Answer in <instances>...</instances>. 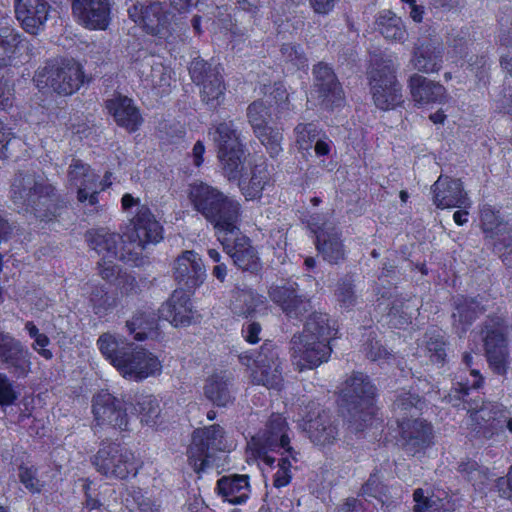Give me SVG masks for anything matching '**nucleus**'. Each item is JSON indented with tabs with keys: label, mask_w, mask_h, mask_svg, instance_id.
<instances>
[{
	"label": "nucleus",
	"mask_w": 512,
	"mask_h": 512,
	"mask_svg": "<svg viewBox=\"0 0 512 512\" xmlns=\"http://www.w3.org/2000/svg\"><path fill=\"white\" fill-rule=\"evenodd\" d=\"M362 495L373 497L380 501L383 505L388 501L389 489L387 485L382 482V479L378 472L370 474L368 480L363 484Z\"/></svg>",
	"instance_id": "6e6d98bb"
},
{
	"label": "nucleus",
	"mask_w": 512,
	"mask_h": 512,
	"mask_svg": "<svg viewBox=\"0 0 512 512\" xmlns=\"http://www.w3.org/2000/svg\"><path fill=\"white\" fill-rule=\"evenodd\" d=\"M18 477L20 482L31 493H39L42 489V484L37 478V470L34 467L20 466Z\"/></svg>",
	"instance_id": "69168bd1"
},
{
	"label": "nucleus",
	"mask_w": 512,
	"mask_h": 512,
	"mask_svg": "<svg viewBox=\"0 0 512 512\" xmlns=\"http://www.w3.org/2000/svg\"><path fill=\"white\" fill-rule=\"evenodd\" d=\"M128 15L147 34L162 37L168 32L169 13L162 2L136 3L128 9Z\"/></svg>",
	"instance_id": "2eb2a0df"
},
{
	"label": "nucleus",
	"mask_w": 512,
	"mask_h": 512,
	"mask_svg": "<svg viewBox=\"0 0 512 512\" xmlns=\"http://www.w3.org/2000/svg\"><path fill=\"white\" fill-rule=\"evenodd\" d=\"M68 184L77 188V200L81 203L88 200L90 205L98 203V191L95 190L98 176L90 166L81 160L73 159L67 172Z\"/></svg>",
	"instance_id": "aec40b11"
},
{
	"label": "nucleus",
	"mask_w": 512,
	"mask_h": 512,
	"mask_svg": "<svg viewBox=\"0 0 512 512\" xmlns=\"http://www.w3.org/2000/svg\"><path fill=\"white\" fill-rule=\"evenodd\" d=\"M82 66L74 59L55 58L38 68L34 82L39 90H51L61 95H72L84 83Z\"/></svg>",
	"instance_id": "7ed1b4c3"
},
{
	"label": "nucleus",
	"mask_w": 512,
	"mask_h": 512,
	"mask_svg": "<svg viewBox=\"0 0 512 512\" xmlns=\"http://www.w3.org/2000/svg\"><path fill=\"white\" fill-rule=\"evenodd\" d=\"M281 60L288 70H299L307 67L308 59L298 44L285 43L281 46Z\"/></svg>",
	"instance_id": "603ef678"
},
{
	"label": "nucleus",
	"mask_w": 512,
	"mask_h": 512,
	"mask_svg": "<svg viewBox=\"0 0 512 512\" xmlns=\"http://www.w3.org/2000/svg\"><path fill=\"white\" fill-rule=\"evenodd\" d=\"M263 304L262 297L252 290L233 291L230 308L238 316L252 315L259 305Z\"/></svg>",
	"instance_id": "c03bdc74"
},
{
	"label": "nucleus",
	"mask_w": 512,
	"mask_h": 512,
	"mask_svg": "<svg viewBox=\"0 0 512 512\" xmlns=\"http://www.w3.org/2000/svg\"><path fill=\"white\" fill-rule=\"evenodd\" d=\"M189 73L193 82L202 86L201 100L210 110L223 104L226 88L218 66H212L203 59H194Z\"/></svg>",
	"instance_id": "9d476101"
},
{
	"label": "nucleus",
	"mask_w": 512,
	"mask_h": 512,
	"mask_svg": "<svg viewBox=\"0 0 512 512\" xmlns=\"http://www.w3.org/2000/svg\"><path fill=\"white\" fill-rule=\"evenodd\" d=\"M243 156V148L235 152L227 151L225 155L222 152L218 153L223 174L229 181L240 180L242 177Z\"/></svg>",
	"instance_id": "09e8293b"
},
{
	"label": "nucleus",
	"mask_w": 512,
	"mask_h": 512,
	"mask_svg": "<svg viewBox=\"0 0 512 512\" xmlns=\"http://www.w3.org/2000/svg\"><path fill=\"white\" fill-rule=\"evenodd\" d=\"M204 395L218 407L231 405L235 400L234 384L231 374L221 371L208 377L204 386Z\"/></svg>",
	"instance_id": "2f4dec72"
},
{
	"label": "nucleus",
	"mask_w": 512,
	"mask_h": 512,
	"mask_svg": "<svg viewBox=\"0 0 512 512\" xmlns=\"http://www.w3.org/2000/svg\"><path fill=\"white\" fill-rule=\"evenodd\" d=\"M126 328L135 340L142 341L157 328V319L152 312H139L126 322Z\"/></svg>",
	"instance_id": "49530a36"
},
{
	"label": "nucleus",
	"mask_w": 512,
	"mask_h": 512,
	"mask_svg": "<svg viewBox=\"0 0 512 512\" xmlns=\"http://www.w3.org/2000/svg\"><path fill=\"white\" fill-rule=\"evenodd\" d=\"M332 326L327 314L314 312L307 319L301 334H312L320 340L329 342L332 334Z\"/></svg>",
	"instance_id": "8fccbe9b"
},
{
	"label": "nucleus",
	"mask_w": 512,
	"mask_h": 512,
	"mask_svg": "<svg viewBox=\"0 0 512 512\" xmlns=\"http://www.w3.org/2000/svg\"><path fill=\"white\" fill-rule=\"evenodd\" d=\"M92 403L96 426L120 431L128 430L129 418L121 399L102 390L93 397Z\"/></svg>",
	"instance_id": "4468645a"
},
{
	"label": "nucleus",
	"mask_w": 512,
	"mask_h": 512,
	"mask_svg": "<svg viewBox=\"0 0 512 512\" xmlns=\"http://www.w3.org/2000/svg\"><path fill=\"white\" fill-rule=\"evenodd\" d=\"M316 248L323 260L339 264L345 260L346 250L341 233L332 223H324L315 230Z\"/></svg>",
	"instance_id": "a878e982"
},
{
	"label": "nucleus",
	"mask_w": 512,
	"mask_h": 512,
	"mask_svg": "<svg viewBox=\"0 0 512 512\" xmlns=\"http://www.w3.org/2000/svg\"><path fill=\"white\" fill-rule=\"evenodd\" d=\"M209 135L217 149V153L222 152L225 155L227 151H239L243 148L240 138V132L234 121H222L213 125L209 130Z\"/></svg>",
	"instance_id": "f704fd0d"
},
{
	"label": "nucleus",
	"mask_w": 512,
	"mask_h": 512,
	"mask_svg": "<svg viewBox=\"0 0 512 512\" xmlns=\"http://www.w3.org/2000/svg\"><path fill=\"white\" fill-rule=\"evenodd\" d=\"M31 352L18 339L0 331V364L17 378L31 371Z\"/></svg>",
	"instance_id": "dca6fc26"
},
{
	"label": "nucleus",
	"mask_w": 512,
	"mask_h": 512,
	"mask_svg": "<svg viewBox=\"0 0 512 512\" xmlns=\"http://www.w3.org/2000/svg\"><path fill=\"white\" fill-rule=\"evenodd\" d=\"M298 295V284L291 279L272 285L269 289L271 300L280 306L282 311H284L286 305H289Z\"/></svg>",
	"instance_id": "3c124183"
},
{
	"label": "nucleus",
	"mask_w": 512,
	"mask_h": 512,
	"mask_svg": "<svg viewBox=\"0 0 512 512\" xmlns=\"http://www.w3.org/2000/svg\"><path fill=\"white\" fill-rule=\"evenodd\" d=\"M312 73L313 86L322 103L327 107L339 106L344 99V93L333 69L328 64L319 62L314 65Z\"/></svg>",
	"instance_id": "412c9836"
},
{
	"label": "nucleus",
	"mask_w": 512,
	"mask_h": 512,
	"mask_svg": "<svg viewBox=\"0 0 512 512\" xmlns=\"http://www.w3.org/2000/svg\"><path fill=\"white\" fill-rule=\"evenodd\" d=\"M251 382L267 389L280 390L283 385L281 364L254 366L251 370Z\"/></svg>",
	"instance_id": "37998d69"
},
{
	"label": "nucleus",
	"mask_w": 512,
	"mask_h": 512,
	"mask_svg": "<svg viewBox=\"0 0 512 512\" xmlns=\"http://www.w3.org/2000/svg\"><path fill=\"white\" fill-rule=\"evenodd\" d=\"M91 463L97 472L109 479L124 480L138 472L134 453L115 442H102Z\"/></svg>",
	"instance_id": "423d86ee"
},
{
	"label": "nucleus",
	"mask_w": 512,
	"mask_h": 512,
	"mask_svg": "<svg viewBox=\"0 0 512 512\" xmlns=\"http://www.w3.org/2000/svg\"><path fill=\"white\" fill-rule=\"evenodd\" d=\"M97 344L105 358L118 369L117 360H123L124 354L128 350L127 344H124L121 340L116 339L110 334L101 335Z\"/></svg>",
	"instance_id": "de8ad7c7"
},
{
	"label": "nucleus",
	"mask_w": 512,
	"mask_h": 512,
	"mask_svg": "<svg viewBox=\"0 0 512 512\" xmlns=\"http://www.w3.org/2000/svg\"><path fill=\"white\" fill-rule=\"evenodd\" d=\"M446 345L444 334L439 330L432 329L424 334L421 349L432 363L443 364L447 356Z\"/></svg>",
	"instance_id": "a19ab883"
},
{
	"label": "nucleus",
	"mask_w": 512,
	"mask_h": 512,
	"mask_svg": "<svg viewBox=\"0 0 512 512\" xmlns=\"http://www.w3.org/2000/svg\"><path fill=\"white\" fill-rule=\"evenodd\" d=\"M304 430L308 434L309 439L319 446L333 444L339 435L336 420L325 410L318 411L314 417L310 416L305 421Z\"/></svg>",
	"instance_id": "c85d7f7f"
},
{
	"label": "nucleus",
	"mask_w": 512,
	"mask_h": 512,
	"mask_svg": "<svg viewBox=\"0 0 512 512\" xmlns=\"http://www.w3.org/2000/svg\"><path fill=\"white\" fill-rule=\"evenodd\" d=\"M236 233L233 235L223 234L218 237L224 251L233 260L235 266L243 271L256 272L261 265L254 247L250 245L249 239L242 234L239 225L236 226Z\"/></svg>",
	"instance_id": "a211bd4d"
},
{
	"label": "nucleus",
	"mask_w": 512,
	"mask_h": 512,
	"mask_svg": "<svg viewBox=\"0 0 512 512\" xmlns=\"http://www.w3.org/2000/svg\"><path fill=\"white\" fill-rule=\"evenodd\" d=\"M141 421L148 425L154 424L160 414L158 401L151 395L141 396L137 401Z\"/></svg>",
	"instance_id": "bf43d9fd"
},
{
	"label": "nucleus",
	"mask_w": 512,
	"mask_h": 512,
	"mask_svg": "<svg viewBox=\"0 0 512 512\" xmlns=\"http://www.w3.org/2000/svg\"><path fill=\"white\" fill-rule=\"evenodd\" d=\"M256 137L266 147L272 158L279 156L282 152L283 136L279 129L272 128L268 125L254 131Z\"/></svg>",
	"instance_id": "864d4df0"
},
{
	"label": "nucleus",
	"mask_w": 512,
	"mask_h": 512,
	"mask_svg": "<svg viewBox=\"0 0 512 512\" xmlns=\"http://www.w3.org/2000/svg\"><path fill=\"white\" fill-rule=\"evenodd\" d=\"M73 14L89 29L104 30L110 19L108 0H72Z\"/></svg>",
	"instance_id": "393cba45"
},
{
	"label": "nucleus",
	"mask_w": 512,
	"mask_h": 512,
	"mask_svg": "<svg viewBox=\"0 0 512 512\" xmlns=\"http://www.w3.org/2000/svg\"><path fill=\"white\" fill-rule=\"evenodd\" d=\"M424 402L416 394L410 392L400 393L393 403V412L397 424L411 420L423 409Z\"/></svg>",
	"instance_id": "79ce46f5"
},
{
	"label": "nucleus",
	"mask_w": 512,
	"mask_h": 512,
	"mask_svg": "<svg viewBox=\"0 0 512 512\" xmlns=\"http://www.w3.org/2000/svg\"><path fill=\"white\" fill-rule=\"evenodd\" d=\"M498 41L503 48L500 63L512 76V10L508 9L499 16Z\"/></svg>",
	"instance_id": "4c0bfd02"
},
{
	"label": "nucleus",
	"mask_w": 512,
	"mask_h": 512,
	"mask_svg": "<svg viewBox=\"0 0 512 512\" xmlns=\"http://www.w3.org/2000/svg\"><path fill=\"white\" fill-rule=\"evenodd\" d=\"M223 428L213 424L193 432L192 442L188 448V461L194 471H204L216 451L227 448Z\"/></svg>",
	"instance_id": "6e6552de"
},
{
	"label": "nucleus",
	"mask_w": 512,
	"mask_h": 512,
	"mask_svg": "<svg viewBox=\"0 0 512 512\" xmlns=\"http://www.w3.org/2000/svg\"><path fill=\"white\" fill-rule=\"evenodd\" d=\"M247 118L253 130L261 129L268 123L270 112L262 100L252 102L247 108Z\"/></svg>",
	"instance_id": "13d9d810"
},
{
	"label": "nucleus",
	"mask_w": 512,
	"mask_h": 512,
	"mask_svg": "<svg viewBox=\"0 0 512 512\" xmlns=\"http://www.w3.org/2000/svg\"><path fill=\"white\" fill-rule=\"evenodd\" d=\"M294 133L297 147L300 150L308 151L320 137L321 129L315 123H299L294 128Z\"/></svg>",
	"instance_id": "5fc2aeb1"
},
{
	"label": "nucleus",
	"mask_w": 512,
	"mask_h": 512,
	"mask_svg": "<svg viewBox=\"0 0 512 512\" xmlns=\"http://www.w3.org/2000/svg\"><path fill=\"white\" fill-rule=\"evenodd\" d=\"M134 205H137V210L132 220L133 232L130 240L142 251L148 244H156L162 239V227L146 205H138V200L130 194L122 197V206L125 210Z\"/></svg>",
	"instance_id": "f8f14e48"
},
{
	"label": "nucleus",
	"mask_w": 512,
	"mask_h": 512,
	"mask_svg": "<svg viewBox=\"0 0 512 512\" xmlns=\"http://www.w3.org/2000/svg\"><path fill=\"white\" fill-rule=\"evenodd\" d=\"M50 6L46 0H14L16 19L22 28L37 35L48 19Z\"/></svg>",
	"instance_id": "5701e85b"
},
{
	"label": "nucleus",
	"mask_w": 512,
	"mask_h": 512,
	"mask_svg": "<svg viewBox=\"0 0 512 512\" xmlns=\"http://www.w3.org/2000/svg\"><path fill=\"white\" fill-rule=\"evenodd\" d=\"M312 309L311 301L304 295H298L294 298L286 309L283 311L285 315L292 319H300L304 314Z\"/></svg>",
	"instance_id": "0e129e2a"
},
{
	"label": "nucleus",
	"mask_w": 512,
	"mask_h": 512,
	"mask_svg": "<svg viewBox=\"0 0 512 512\" xmlns=\"http://www.w3.org/2000/svg\"><path fill=\"white\" fill-rule=\"evenodd\" d=\"M158 313V318L169 321L175 327L189 325L193 317L189 295L183 289L175 290Z\"/></svg>",
	"instance_id": "c756f323"
},
{
	"label": "nucleus",
	"mask_w": 512,
	"mask_h": 512,
	"mask_svg": "<svg viewBox=\"0 0 512 512\" xmlns=\"http://www.w3.org/2000/svg\"><path fill=\"white\" fill-rule=\"evenodd\" d=\"M189 198L193 208L213 226L217 238L237 232L241 215L237 200L205 183L192 185Z\"/></svg>",
	"instance_id": "f257e3e1"
},
{
	"label": "nucleus",
	"mask_w": 512,
	"mask_h": 512,
	"mask_svg": "<svg viewBox=\"0 0 512 512\" xmlns=\"http://www.w3.org/2000/svg\"><path fill=\"white\" fill-rule=\"evenodd\" d=\"M375 386L361 372L353 373L345 382L343 396L347 404L349 423L356 431H363L374 414Z\"/></svg>",
	"instance_id": "20e7f679"
},
{
	"label": "nucleus",
	"mask_w": 512,
	"mask_h": 512,
	"mask_svg": "<svg viewBox=\"0 0 512 512\" xmlns=\"http://www.w3.org/2000/svg\"><path fill=\"white\" fill-rule=\"evenodd\" d=\"M484 348L490 368L499 375H505L509 363V349L501 328L486 326Z\"/></svg>",
	"instance_id": "b1692460"
},
{
	"label": "nucleus",
	"mask_w": 512,
	"mask_h": 512,
	"mask_svg": "<svg viewBox=\"0 0 512 512\" xmlns=\"http://www.w3.org/2000/svg\"><path fill=\"white\" fill-rule=\"evenodd\" d=\"M380 33L388 40L403 41L406 38V29L400 17L391 11H384L377 19Z\"/></svg>",
	"instance_id": "a18cd8bd"
},
{
	"label": "nucleus",
	"mask_w": 512,
	"mask_h": 512,
	"mask_svg": "<svg viewBox=\"0 0 512 512\" xmlns=\"http://www.w3.org/2000/svg\"><path fill=\"white\" fill-rule=\"evenodd\" d=\"M10 198L15 206L31 211L41 220L54 215L56 188L43 176L31 171L17 173L11 183Z\"/></svg>",
	"instance_id": "f03ea898"
},
{
	"label": "nucleus",
	"mask_w": 512,
	"mask_h": 512,
	"mask_svg": "<svg viewBox=\"0 0 512 512\" xmlns=\"http://www.w3.org/2000/svg\"><path fill=\"white\" fill-rule=\"evenodd\" d=\"M470 412V425L475 434L484 439H491L495 436L494 428L491 427L492 421L503 409L496 403H485L479 409L469 405L467 408Z\"/></svg>",
	"instance_id": "72a5a7b5"
},
{
	"label": "nucleus",
	"mask_w": 512,
	"mask_h": 512,
	"mask_svg": "<svg viewBox=\"0 0 512 512\" xmlns=\"http://www.w3.org/2000/svg\"><path fill=\"white\" fill-rule=\"evenodd\" d=\"M484 307L474 298L458 296L454 300V312L452 313L453 327L461 335L475 319L484 312Z\"/></svg>",
	"instance_id": "c9c22d12"
},
{
	"label": "nucleus",
	"mask_w": 512,
	"mask_h": 512,
	"mask_svg": "<svg viewBox=\"0 0 512 512\" xmlns=\"http://www.w3.org/2000/svg\"><path fill=\"white\" fill-rule=\"evenodd\" d=\"M370 92L375 106L383 111L403 103L402 86L391 59H376L368 71Z\"/></svg>",
	"instance_id": "39448f33"
},
{
	"label": "nucleus",
	"mask_w": 512,
	"mask_h": 512,
	"mask_svg": "<svg viewBox=\"0 0 512 512\" xmlns=\"http://www.w3.org/2000/svg\"><path fill=\"white\" fill-rule=\"evenodd\" d=\"M291 458L289 455L282 457L278 462V470L274 474L273 484L277 488L285 487L290 483L291 480Z\"/></svg>",
	"instance_id": "338daca9"
},
{
	"label": "nucleus",
	"mask_w": 512,
	"mask_h": 512,
	"mask_svg": "<svg viewBox=\"0 0 512 512\" xmlns=\"http://www.w3.org/2000/svg\"><path fill=\"white\" fill-rule=\"evenodd\" d=\"M247 475L223 476L217 481V493L233 505L245 503L249 498L250 485Z\"/></svg>",
	"instance_id": "473e14b6"
},
{
	"label": "nucleus",
	"mask_w": 512,
	"mask_h": 512,
	"mask_svg": "<svg viewBox=\"0 0 512 512\" xmlns=\"http://www.w3.org/2000/svg\"><path fill=\"white\" fill-rule=\"evenodd\" d=\"M480 217L481 227L491 240L494 252L507 267H512V224L490 205L482 207Z\"/></svg>",
	"instance_id": "1a4fd4ad"
},
{
	"label": "nucleus",
	"mask_w": 512,
	"mask_h": 512,
	"mask_svg": "<svg viewBox=\"0 0 512 512\" xmlns=\"http://www.w3.org/2000/svg\"><path fill=\"white\" fill-rule=\"evenodd\" d=\"M443 52L441 44H421L415 48L411 62L414 68L420 72H438L443 63Z\"/></svg>",
	"instance_id": "e433bc0d"
},
{
	"label": "nucleus",
	"mask_w": 512,
	"mask_h": 512,
	"mask_svg": "<svg viewBox=\"0 0 512 512\" xmlns=\"http://www.w3.org/2000/svg\"><path fill=\"white\" fill-rule=\"evenodd\" d=\"M270 171L265 162L255 164L248 181L240 180V188L247 199L253 200L261 196L262 191L270 183Z\"/></svg>",
	"instance_id": "58836bf2"
},
{
	"label": "nucleus",
	"mask_w": 512,
	"mask_h": 512,
	"mask_svg": "<svg viewBox=\"0 0 512 512\" xmlns=\"http://www.w3.org/2000/svg\"><path fill=\"white\" fill-rule=\"evenodd\" d=\"M16 399L17 393L13 388L12 382L6 374L0 373V405H12Z\"/></svg>",
	"instance_id": "774afa93"
},
{
	"label": "nucleus",
	"mask_w": 512,
	"mask_h": 512,
	"mask_svg": "<svg viewBox=\"0 0 512 512\" xmlns=\"http://www.w3.org/2000/svg\"><path fill=\"white\" fill-rule=\"evenodd\" d=\"M239 360L243 365L251 367L254 366H268V365H276L282 364L279 358V349L278 347L271 341H265L259 351L252 352H244L239 355Z\"/></svg>",
	"instance_id": "ea45409f"
},
{
	"label": "nucleus",
	"mask_w": 512,
	"mask_h": 512,
	"mask_svg": "<svg viewBox=\"0 0 512 512\" xmlns=\"http://www.w3.org/2000/svg\"><path fill=\"white\" fill-rule=\"evenodd\" d=\"M174 278L181 289L193 290L206 278L202 259L192 250L184 251L174 262Z\"/></svg>",
	"instance_id": "6ab92c4d"
},
{
	"label": "nucleus",
	"mask_w": 512,
	"mask_h": 512,
	"mask_svg": "<svg viewBox=\"0 0 512 512\" xmlns=\"http://www.w3.org/2000/svg\"><path fill=\"white\" fill-rule=\"evenodd\" d=\"M85 238L89 246L108 262H113L115 259L126 260L122 252L123 240L119 234L110 232L106 228H98L87 231Z\"/></svg>",
	"instance_id": "cd10ccee"
},
{
	"label": "nucleus",
	"mask_w": 512,
	"mask_h": 512,
	"mask_svg": "<svg viewBox=\"0 0 512 512\" xmlns=\"http://www.w3.org/2000/svg\"><path fill=\"white\" fill-rule=\"evenodd\" d=\"M331 351L329 342L320 340L312 334L300 333L291 339L292 363L299 371L313 369L327 362Z\"/></svg>",
	"instance_id": "9b49d317"
},
{
	"label": "nucleus",
	"mask_w": 512,
	"mask_h": 512,
	"mask_svg": "<svg viewBox=\"0 0 512 512\" xmlns=\"http://www.w3.org/2000/svg\"><path fill=\"white\" fill-rule=\"evenodd\" d=\"M408 87L412 100L418 105L441 104L448 98L443 85L417 73L410 76Z\"/></svg>",
	"instance_id": "7c9ffc66"
},
{
	"label": "nucleus",
	"mask_w": 512,
	"mask_h": 512,
	"mask_svg": "<svg viewBox=\"0 0 512 512\" xmlns=\"http://www.w3.org/2000/svg\"><path fill=\"white\" fill-rule=\"evenodd\" d=\"M470 375L473 377L472 382H458L457 387L454 388V393L449 394V402H451L454 406L459 405L457 402H453V399L456 400H463V402H466L465 397L469 395L470 389H477L481 386L483 382V377L480 375L479 371L476 369H470Z\"/></svg>",
	"instance_id": "052dcab7"
},
{
	"label": "nucleus",
	"mask_w": 512,
	"mask_h": 512,
	"mask_svg": "<svg viewBox=\"0 0 512 512\" xmlns=\"http://www.w3.org/2000/svg\"><path fill=\"white\" fill-rule=\"evenodd\" d=\"M290 429L286 419L280 414H272L265 426V429L253 438L258 453L268 465H272L275 459L267 455L268 451L289 454L292 460L297 462V452L290 446Z\"/></svg>",
	"instance_id": "0eeeda50"
},
{
	"label": "nucleus",
	"mask_w": 512,
	"mask_h": 512,
	"mask_svg": "<svg viewBox=\"0 0 512 512\" xmlns=\"http://www.w3.org/2000/svg\"><path fill=\"white\" fill-rule=\"evenodd\" d=\"M150 72L147 73L144 69L142 75L149 85L156 88H165L171 84V71L166 68L162 63L148 64Z\"/></svg>",
	"instance_id": "4d7b16f0"
},
{
	"label": "nucleus",
	"mask_w": 512,
	"mask_h": 512,
	"mask_svg": "<svg viewBox=\"0 0 512 512\" xmlns=\"http://www.w3.org/2000/svg\"><path fill=\"white\" fill-rule=\"evenodd\" d=\"M399 445L402 450L416 456L424 453L433 444V428L430 423L422 419H413L398 424Z\"/></svg>",
	"instance_id": "f3484780"
},
{
	"label": "nucleus",
	"mask_w": 512,
	"mask_h": 512,
	"mask_svg": "<svg viewBox=\"0 0 512 512\" xmlns=\"http://www.w3.org/2000/svg\"><path fill=\"white\" fill-rule=\"evenodd\" d=\"M335 297L339 306L344 309H350L357 303V296L353 284L349 280L338 282Z\"/></svg>",
	"instance_id": "680f3d73"
},
{
	"label": "nucleus",
	"mask_w": 512,
	"mask_h": 512,
	"mask_svg": "<svg viewBox=\"0 0 512 512\" xmlns=\"http://www.w3.org/2000/svg\"><path fill=\"white\" fill-rule=\"evenodd\" d=\"M431 189L433 202L438 208L470 207V199L464 191L462 182L459 179H451L441 175L432 185Z\"/></svg>",
	"instance_id": "4be33fe9"
},
{
	"label": "nucleus",
	"mask_w": 512,
	"mask_h": 512,
	"mask_svg": "<svg viewBox=\"0 0 512 512\" xmlns=\"http://www.w3.org/2000/svg\"><path fill=\"white\" fill-rule=\"evenodd\" d=\"M105 106L117 125L130 133L137 131L143 122L138 107L127 96L115 95L106 100Z\"/></svg>",
	"instance_id": "bb28decb"
},
{
	"label": "nucleus",
	"mask_w": 512,
	"mask_h": 512,
	"mask_svg": "<svg viewBox=\"0 0 512 512\" xmlns=\"http://www.w3.org/2000/svg\"><path fill=\"white\" fill-rule=\"evenodd\" d=\"M21 42L20 34L7 23L0 25V50L2 53H12Z\"/></svg>",
	"instance_id": "e2e57ef3"
},
{
	"label": "nucleus",
	"mask_w": 512,
	"mask_h": 512,
	"mask_svg": "<svg viewBox=\"0 0 512 512\" xmlns=\"http://www.w3.org/2000/svg\"><path fill=\"white\" fill-rule=\"evenodd\" d=\"M127 349L123 360H117V370L125 378L141 381L161 373V362L154 354L134 343H127Z\"/></svg>",
	"instance_id": "ddd939ff"
}]
</instances>
